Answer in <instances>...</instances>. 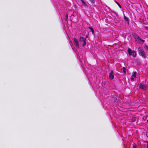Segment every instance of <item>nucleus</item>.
Instances as JSON below:
<instances>
[{
	"mask_svg": "<svg viewBox=\"0 0 148 148\" xmlns=\"http://www.w3.org/2000/svg\"><path fill=\"white\" fill-rule=\"evenodd\" d=\"M80 0L84 4H86L84 1L83 0Z\"/></svg>",
	"mask_w": 148,
	"mask_h": 148,
	"instance_id": "obj_16",
	"label": "nucleus"
},
{
	"mask_svg": "<svg viewBox=\"0 0 148 148\" xmlns=\"http://www.w3.org/2000/svg\"><path fill=\"white\" fill-rule=\"evenodd\" d=\"M90 1L92 3H94L95 2V0H90Z\"/></svg>",
	"mask_w": 148,
	"mask_h": 148,
	"instance_id": "obj_15",
	"label": "nucleus"
},
{
	"mask_svg": "<svg viewBox=\"0 0 148 148\" xmlns=\"http://www.w3.org/2000/svg\"><path fill=\"white\" fill-rule=\"evenodd\" d=\"M79 41L80 43H82L83 47L86 45V38H84L82 37H81L79 38Z\"/></svg>",
	"mask_w": 148,
	"mask_h": 148,
	"instance_id": "obj_4",
	"label": "nucleus"
},
{
	"mask_svg": "<svg viewBox=\"0 0 148 148\" xmlns=\"http://www.w3.org/2000/svg\"><path fill=\"white\" fill-rule=\"evenodd\" d=\"M74 41V45L76 46V47H79V42L75 38L73 39Z\"/></svg>",
	"mask_w": 148,
	"mask_h": 148,
	"instance_id": "obj_5",
	"label": "nucleus"
},
{
	"mask_svg": "<svg viewBox=\"0 0 148 148\" xmlns=\"http://www.w3.org/2000/svg\"><path fill=\"white\" fill-rule=\"evenodd\" d=\"M132 146H133V148H136V145L135 144L133 143L132 144Z\"/></svg>",
	"mask_w": 148,
	"mask_h": 148,
	"instance_id": "obj_14",
	"label": "nucleus"
},
{
	"mask_svg": "<svg viewBox=\"0 0 148 148\" xmlns=\"http://www.w3.org/2000/svg\"><path fill=\"white\" fill-rule=\"evenodd\" d=\"M140 87L141 88L144 90H145L146 88V87L144 85L141 84L140 85Z\"/></svg>",
	"mask_w": 148,
	"mask_h": 148,
	"instance_id": "obj_7",
	"label": "nucleus"
},
{
	"mask_svg": "<svg viewBox=\"0 0 148 148\" xmlns=\"http://www.w3.org/2000/svg\"><path fill=\"white\" fill-rule=\"evenodd\" d=\"M68 18V15L67 14H66V16H65V21H66L67 20Z\"/></svg>",
	"mask_w": 148,
	"mask_h": 148,
	"instance_id": "obj_13",
	"label": "nucleus"
},
{
	"mask_svg": "<svg viewBox=\"0 0 148 148\" xmlns=\"http://www.w3.org/2000/svg\"><path fill=\"white\" fill-rule=\"evenodd\" d=\"M139 55L145 58L146 57L145 52L143 48L140 47H139L138 49Z\"/></svg>",
	"mask_w": 148,
	"mask_h": 148,
	"instance_id": "obj_1",
	"label": "nucleus"
},
{
	"mask_svg": "<svg viewBox=\"0 0 148 148\" xmlns=\"http://www.w3.org/2000/svg\"><path fill=\"white\" fill-rule=\"evenodd\" d=\"M124 18L125 19V20L127 21L128 23H129V18L127 17L125 15H124Z\"/></svg>",
	"mask_w": 148,
	"mask_h": 148,
	"instance_id": "obj_8",
	"label": "nucleus"
},
{
	"mask_svg": "<svg viewBox=\"0 0 148 148\" xmlns=\"http://www.w3.org/2000/svg\"><path fill=\"white\" fill-rule=\"evenodd\" d=\"M147 148H148V141H147Z\"/></svg>",
	"mask_w": 148,
	"mask_h": 148,
	"instance_id": "obj_19",
	"label": "nucleus"
},
{
	"mask_svg": "<svg viewBox=\"0 0 148 148\" xmlns=\"http://www.w3.org/2000/svg\"><path fill=\"white\" fill-rule=\"evenodd\" d=\"M134 77H132V76L131 77V80L132 81H134Z\"/></svg>",
	"mask_w": 148,
	"mask_h": 148,
	"instance_id": "obj_17",
	"label": "nucleus"
},
{
	"mask_svg": "<svg viewBox=\"0 0 148 148\" xmlns=\"http://www.w3.org/2000/svg\"><path fill=\"white\" fill-rule=\"evenodd\" d=\"M147 122L148 123V120H147Z\"/></svg>",
	"mask_w": 148,
	"mask_h": 148,
	"instance_id": "obj_20",
	"label": "nucleus"
},
{
	"mask_svg": "<svg viewBox=\"0 0 148 148\" xmlns=\"http://www.w3.org/2000/svg\"><path fill=\"white\" fill-rule=\"evenodd\" d=\"M134 39L136 42L137 43H141V42H144L145 40H143L141 39L138 36L136 35L134 37Z\"/></svg>",
	"mask_w": 148,
	"mask_h": 148,
	"instance_id": "obj_2",
	"label": "nucleus"
},
{
	"mask_svg": "<svg viewBox=\"0 0 148 148\" xmlns=\"http://www.w3.org/2000/svg\"><path fill=\"white\" fill-rule=\"evenodd\" d=\"M146 47H147V48H148V47L147 46H146Z\"/></svg>",
	"mask_w": 148,
	"mask_h": 148,
	"instance_id": "obj_21",
	"label": "nucleus"
},
{
	"mask_svg": "<svg viewBox=\"0 0 148 148\" xmlns=\"http://www.w3.org/2000/svg\"><path fill=\"white\" fill-rule=\"evenodd\" d=\"M115 2L118 5L120 8H121V6L119 3L116 1H115Z\"/></svg>",
	"mask_w": 148,
	"mask_h": 148,
	"instance_id": "obj_11",
	"label": "nucleus"
},
{
	"mask_svg": "<svg viewBox=\"0 0 148 148\" xmlns=\"http://www.w3.org/2000/svg\"><path fill=\"white\" fill-rule=\"evenodd\" d=\"M109 77L111 79H113L114 78V72L112 70H111L109 74Z\"/></svg>",
	"mask_w": 148,
	"mask_h": 148,
	"instance_id": "obj_6",
	"label": "nucleus"
},
{
	"mask_svg": "<svg viewBox=\"0 0 148 148\" xmlns=\"http://www.w3.org/2000/svg\"><path fill=\"white\" fill-rule=\"evenodd\" d=\"M88 28L91 31L92 33L93 34L94 33V31L93 29L91 27H89Z\"/></svg>",
	"mask_w": 148,
	"mask_h": 148,
	"instance_id": "obj_9",
	"label": "nucleus"
},
{
	"mask_svg": "<svg viewBox=\"0 0 148 148\" xmlns=\"http://www.w3.org/2000/svg\"><path fill=\"white\" fill-rule=\"evenodd\" d=\"M127 52L130 56L132 55L133 57H135L136 56V54L134 51H132L130 48H128Z\"/></svg>",
	"mask_w": 148,
	"mask_h": 148,
	"instance_id": "obj_3",
	"label": "nucleus"
},
{
	"mask_svg": "<svg viewBox=\"0 0 148 148\" xmlns=\"http://www.w3.org/2000/svg\"><path fill=\"white\" fill-rule=\"evenodd\" d=\"M113 12L114 13V14H115L116 15V16H118V14H117L116 12Z\"/></svg>",
	"mask_w": 148,
	"mask_h": 148,
	"instance_id": "obj_18",
	"label": "nucleus"
},
{
	"mask_svg": "<svg viewBox=\"0 0 148 148\" xmlns=\"http://www.w3.org/2000/svg\"><path fill=\"white\" fill-rule=\"evenodd\" d=\"M136 72H134V73L132 75V77H134L135 78H136Z\"/></svg>",
	"mask_w": 148,
	"mask_h": 148,
	"instance_id": "obj_10",
	"label": "nucleus"
},
{
	"mask_svg": "<svg viewBox=\"0 0 148 148\" xmlns=\"http://www.w3.org/2000/svg\"><path fill=\"white\" fill-rule=\"evenodd\" d=\"M123 72L125 74H126V69L125 67H123Z\"/></svg>",
	"mask_w": 148,
	"mask_h": 148,
	"instance_id": "obj_12",
	"label": "nucleus"
}]
</instances>
